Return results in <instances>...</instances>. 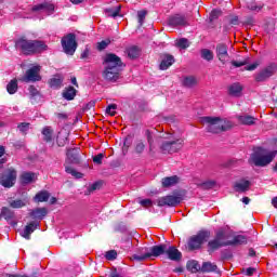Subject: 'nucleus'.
Wrapping results in <instances>:
<instances>
[{
	"instance_id": "obj_37",
	"label": "nucleus",
	"mask_w": 277,
	"mask_h": 277,
	"mask_svg": "<svg viewBox=\"0 0 277 277\" xmlns=\"http://www.w3.org/2000/svg\"><path fill=\"white\" fill-rule=\"evenodd\" d=\"M258 118L250 116V115H243V124L245 127H254L256 124Z\"/></svg>"
},
{
	"instance_id": "obj_43",
	"label": "nucleus",
	"mask_w": 277,
	"mask_h": 277,
	"mask_svg": "<svg viewBox=\"0 0 277 277\" xmlns=\"http://www.w3.org/2000/svg\"><path fill=\"white\" fill-rule=\"evenodd\" d=\"M28 92H29V96H30L31 101H34V98H38V96H40V91H38L36 89V87H34V85H30L28 88Z\"/></svg>"
},
{
	"instance_id": "obj_10",
	"label": "nucleus",
	"mask_w": 277,
	"mask_h": 277,
	"mask_svg": "<svg viewBox=\"0 0 277 277\" xmlns=\"http://www.w3.org/2000/svg\"><path fill=\"white\" fill-rule=\"evenodd\" d=\"M62 47L66 55H75V51H77V37L74 34L63 37Z\"/></svg>"
},
{
	"instance_id": "obj_20",
	"label": "nucleus",
	"mask_w": 277,
	"mask_h": 277,
	"mask_svg": "<svg viewBox=\"0 0 277 277\" xmlns=\"http://www.w3.org/2000/svg\"><path fill=\"white\" fill-rule=\"evenodd\" d=\"M241 92H243V85L239 82H234L228 87V94L229 96H241Z\"/></svg>"
},
{
	"instance_id": "obj_42",
	"label": "nucleus",
	"mask_w": 277,
	"mask_h": 277,
	"mask_svg": "<svg viewBox=\"0 0 277 277\" xmlns=\"http://www.w3.org/2000/svg\"><path fill=\"white\" fill-rule=\"evenodd\" d=\"M145 148H146V144H144V142L137 141V142L135 143L134 150H135V153H136L137 155H142V153H144Z\"/></svg>"
},
{
	"instance_id": "obj_58",
	"label": "nucleus",
	"mask_w": 277,
	"mask_h": 277,
	"mask_svg": "<svg viewBox=\"0 0 277 277\" xmlns=\"http://www.w3.org/2000/svg\"><path fill=\"white\" fill-rule=\"evenodd\" d=\"M98 187H101V183L95 182L91 186H89V192H96Z\"/></svg>"
},
{
	"instance_id": "obj_28",
	"label": "nucleus",
	"mask_w": 277,
	"mask_h": 277,
	"mask_svg": "<svg viewBox=\"0 0 277 277\" xmlns=\"http://www.w3.org/2000/svg\"><path fill=\"white\" fill-rule=\"evenodd\" d=\"M21 179L24 185H29V183H34L36 181V173L25 172L22 174Z\"/></svg>"
},
{
	"instance_id": "obj_49",
	"label": "nucleus",
	"mask_w": 277,
	"mask_h": 277,
	"mask_svg": "<svg viewBox=\"0 0 277 277\" xmlns=\"http://www.w3.org/2000/svg\"><path fill=\"white\" fill-rule=\"evenodd\" d=\"M146 11H138L137 12V18H138V25L140 27H142V25H144V21L146 19Z\"/></svg>"
},
{
	"instance_id": "obj_19",
	"label": "nucleus",
	"mask_w": 277,
	"mask_h": 277,
	"mask_svg": "<svg viewBox=\"0 0 277 277\" xmlns=\"http://www.w3.org/2000/svg\"><path fill=\"white\" fill-rule=\"evenodd\" d=\"M48 213L49 210H47V208H36L30 211L29 215L32 220H44Z\"/></svg>"
},
{
	"instance_id": "obj_45",
	"label": "nucleus",
	"mask_w": 277,
	"mask_h": 277,
	"mask_svg": "<svg viewBox=\"0 0 277 277\" xmlns=\"http://www.w3.org/2000/svg\"><path fill=\"white\" fill-rule=\"evenodd\" d=\"M247 64H248V61H245L243 62L245 70H249V71L256 70V68L261 66V63L259 62L252 63L251 65H247Z\"/></svg>"
},
{
	"instance_id": "obj_7",
	"label": "nucleus",
	"mask_w": 277,
	"mask_h": 277,
	"mask_svg": "<svg viewBox=\"0 0 277 277\" xmlns=\"http://www.w3.org/2000/svg\"><path fill=\"white\" fill-rule=\"evenodd\" d=\"M79 148H72L67 150V159L65 162V172L67 174H71L74 179H83V173L75 170V168L70 167V163H79Z\"/></svg>"
},
{
	"instance_id": "obj_22",
	"label": "nucleus",
	"mask_w": 277,
	"mask_h": 277,
	"mask_svg": "<svg viewBox=\"0 0 277 277\" xmlns=\"http://www.w3.org/2000/svg\"><path fill=\"white\" fill-rule=\"evenodd\" d=\"M179 181H181V179L176 175L163 177L161 180L162 187H174V185H179Z\"/></svg>"
},
{
	"instance_id": "obj_55",
	"label": "nucleus",
	"mask_w": 277,
	"mask_h": 277,
	"mask_svg": "<svg viewBox=\"0 0 277 277\" xmlns=\"http://www.w3.org/2000/svg\"><path fill=\"white\" fill-rule=\"evenodd\" d=\"M256 272V267H248L245 271V276H254V273Z\"/></svg>"
},
{
	"instance_id": "obj_50",
	"label": "nucleus",
	"mask_w": 277,
	"mask_h": 277,
	"mask_svg": "<svg viewBox=\"0 0 277 277\" xmlns=\"http://www.w3.org/2000/svg\"><path fill=\"white\" fill-rule=\"evenodd\" d=\"M116 109H118V106L116 104H110L106 108V114H108V116H116Z\"/></svg>"
},
{
	"instance_id": "obj_24",
	"label": "nucleus",
	"mask_w": 277,
	"mask_h": 277,
	"mask_svg": "<svg viewBox=\"0 0 277 277\" xmlns=\"http://www.w3.org/2000/svg\"><path fill=\"white\" fill-rule=\"evenodd\" d=\"M49 83L50 88H53V90H60V88H62V83H64V78L61 75H55L50 79Z\"/></svg>"
},
{
	"instance_id": "obj_38",
	"label": "nucleus",
	"mask_w": 277,
	"mask_h": 277,
	"mask_svg": "<svg viewBox=\"0 0 277 277\" xmlns=\"http://www.w3.org/2000/svg\"><path fill=\"white\" fill-rule=\"evenodd\" d=\"M42 135H43V140L45 142H51L52 137H53V130H51L50 127H45L42 130Z\"/></svg>"
},
{
	"instance_id": "obj_59",
	"label": "nucleus",
	"mask_w": 277,
	"mask_h": 277,
	"mask_svg": "<svg viewBox=\"0 0 277 277\" xmlns=\"http://www.w3.org/2000/svg\"><path fill=\"white\" fill-rule=\"evenodd\" d=\"M234 189L236 192H243V183H236Z\"/></svg>"
},
{
	"instance_id": "obj_21",
	"label": "nucleus",
	"mask_w": 277,
	"mask_h": 277,
	"mask_svg": "<svg viewBox=\"0 0 277 277\" xmlns=\"http://www.w3.org/2000/svg\"><path fill=\"white\" fill-rule=\"evenodd\" d=\"M174 64V56L170 54L162 55V61L160 63V70H168L170 66Z\"/></svg>"
},
{
	"instance_id": "obj_14",
	"label": "nucleus",
	"mask_w": 277,
	"mask_h": 277,
	"mask_svg": "<svg viewBox=\"0 0 277 277\" xmlns=\"http://www.w3.org/2000/svg\"><path fill=\"white\" fill-rule=\"evenodd\" d=\"M158 207H176L181 205V197L174 195H168L157 199Z\"/></svg>"
},
{
	"instance_id": "obj_47",
	"label": "nucleus",
	"mask_w": 277,
	"mask_h": 277,
	"mask_svg": "<svg viewBox=\"0 0 277 277\" xmlns=\"http://www.w3.org/2000/svg\"><path fill=\"white\" fill-rule=\"evenodd\" d=\"M117 258L118 252H116V250H110L105 253V259H107V261H116Z\"/></svg>"
},
{
	"instance_id": "obj_9",
	"label": "nucleus",
	"mask_w": 277,
	"mask_h": 277,
	"mask_svg": "<svg viewBox=\"0 0 277 277\" xmlns=\"http://www.w3.org/2000/svg\"><path fill=\"white\" fill-rule=\"evenodd\" d=\"M184 145L185 140L183 137H172L161 144L160 150L163 155H173V153H179Z\"/></svg>"
},
{
	"instance_id": "obj_15",
	"label": "nucleus",
	"mask_w": 277,
	"mask_h": 277,
	"mask_svg": "<svg viewBox=\"0 0 277 277\" xmlns=\"http://www.w3.org/2000/svg\"><path fill=\"white\" fill-rule=\"evenodd\" d=\"M168 25L171 27H185L187 25V17L181 14L172 15L168 19Z\"/></svg>"
},
{
	"instance_id": "obj_34",
	"label": "nucleus",
	"mask_w": 277,
	"mask_h": 277,
	"mask_svg": "<svg viewBox=\"0 0 277 277\" xmlns=\"http://www.w3.org/2000/svg\"><path fill=\"white\" fill-rule=\"evenodd\" d=\"M122 6L117 5L110 9H105L106 16H111L113 18H116V16H119L120 10Z\"/></svg>"
},
{
	"instance_id": "obj_13",
	"label": "nucleus",
	"mask_w": 277,
	"mask_h": 277,
	"mask_svg": "<svg viewBox=\"0 0 277 277\" xmlns=\"http://www.w3.org/2000/svg\"><path fill=\"white\" fill-rule=\"evenodd\" d=\"M209 239V233L200 232L196 236L189 239L188 248L189 250H198L202 246V243L207 242Z\"/></svg>"
},
{
	"instance_id": "obj_11",
	"label": "nucleus",
	"mask_w": 277,
	"mask_h": 277,
	"mask_svg": "<svg viewBox=\"0 0 277 277\" xmlns=\"http://www.w3.org/2000/svg\"><path fill=\"white\" fill-rule=\"evenodd\" d=\"M277 66L276 63H271L266 67H264L262 70H260L254 79L258 83H263L264 81H267V79H271V77H274L276 75Z\"/></svg>"
},
{
	"instance_id": "obj_6",
	"label": "nucleus",
	"mask_w": 277,
	"mask_h": 277,
	"mask_svg": "<svg viewBox=\"0 0 277 277\" xmlns=\"http://www.w3.org/2000/svg\"><path fill=\"white\" fill-rule=\"evenodd\" d=\"M276 155V150L267 154V149L258 147L251 155V162L256 168H265V166H269V163L274 161Z\"/></svg>"
},
{
	"instance_id": "obj_41",
	"label": "nucleus",
	"mask_w": 277,
	"mask_h": 277,
	"mask_svg": "<svg viewBox=\"0 0 277 277\" xmlns=\"http://www.w3.org/2000/svg\"><path fill=\"white\" fill-rule=\"evenodd\" d=\"M217 183L214 180H208L203 183L200 184V187H202V189H213V187H215Z\"/></svg>"
},
{
	"instance_id": "obj_46",
	"label": "nucleus",
	"mask_w": 277,
	"mask_h": 277,
	"mask_svg": "<svg viewBox=\"0 0 277 277\" xmlns=\"http://www.w3.org/2000/svg\"><path fill=\"white\" fill-rule=\"evenodd\" d=\"M109 44H111V40L105 39L97 43V50L105 51V49H107V47H109Z\"/></svg>"
},
{
	"instance_id": "obj_25",
	"label": "nucleus",
	"mask_w": 277,
	"mask_h": 277,
	"mask_svg": "<svg viewBox=\"0 0 277 277\" xmlns=\"http://www.w3.org/2000/svg\"><path fill=\"white\" fill-rule=\"evenodd\" d=\"M29 200L27 198L24 199H15L9 202L12 209H23V207H27Z\"/></svg>"
},
{
	"instance_id": "obj_56",
	"label": "nucleus",
	"mask_w": 277,
	"mask_h": 277,
	"mask_svg": "<svg viewBox=\"0 0 277 277\" xmlns=\"http://www.w3.org/2000/svg\"><path fill=\"white\" fill-rule=\"evenodd\" d=\"M250 185H252L251 181L243 180V194H246V192H250Z\"/></svg>"
},
{
	"instance_id": "obj_53",
	"label": "nucleus",
	"mask_w": 277,
	"mask_h": 277,
	"mask_svg": "<svg viewBox=\"0 0 277 277\" xmlns=\"http://www.w3.org/2000/svg\"><path fill=\"white\" fill-rule=\"evenodd\" d=\"M138 202L141 207H150L153 205V200L150 199H142Z\"/></svg>"
},
{
	"instance_id": "obj_12",
	"label": "nucleus",
	"mask_w": 277,
	"mask_h": 277,
	"mask_svg": "<svg viewBox=\"0 0 277 277\" xmlns=\"http://www.w3.org/2000/svg\"><path fill=\"white\" fill-rule=\"evenodd\" d=\"M40 70H41L40 65H35V66L30 67L26 71L22 81H25L26 83H36V81H41L42 76H40Z\"/></svg>"
},
{
	"instance_id": "obj_30",
	"label": "nucleus",
	"mask_w": 277,
	"mask_h": 277,
	"mask_svg": "<svg viewBox=\"0 0 277 277\" xmlns=\"http://www.w3.org/2000/svg\"><path fill=\"white\" fill-rule=\"evenodd\" d=\"M255 238H256V232L254 229H252L251 232H245V235H243L245 246L248 243H254Z\"/></svg>"
},
{
	"instance_id": "obj_62",
	"label": "nucleus",
	"mask_w": 277,
	"mask_h": 277,
	"mask_svg": "<svg viewBox=\"0 0 277 277\" xmlns=\"http://www.w3.org/2000/svg\"><path fill=\"white\" fill-rule=\"evenodd\" d=\"M88 55H90V50L85 49L82 53H81V58L85 60V57H88Z\"/></svg>"
},
{
	"instance_id": "obj_8",
	"label": "nucleus",
	"mask_w": 277,
	"mask_h": 277,
	"mask_svg": "<svg viewBox=\"0 0 277 277\" xmlns=\"http://www.w3.org/2000/svg\"><path fill=\"white\" fill-rule=\"evenodd\" d=\"M3 163H5V160H0V185L2 187H14L16 183V170L14 168H3Z\"/></svg>"
},
{
	"instance_id": "obj_23",
	"label": "nucleus",
	"mask_w": 277,
	"mask_h": 277,
	"mask_svg": "<svg viewBox=\"0 0 277 277\" xmlns=\"http://www.w3.org/2000/svg\"><path fill=\"white\" fill-rule=\"evenodd\" d=\"M216 53L220 62L224 64V62H226V57H228V50L226 49V45L219 44L216 47Z\"/></svg>"
},
{
	"instance_id": "obj_29",
	"label": "nucleus",
	"mask_w": 277,
	"mask_h": 277,
	"mask_svg": "<svg viewBox=\"0 0 277 277\" xmlns=\"http://www.w3.org/2000/svg\"><path fill=\"white\" fill-rule=\"evenodd\" d=\"M8 94H16L18 92V80L13 79L6 84Z\"/></svg>"
},
{
	"instance_id": "obj_48",
	"label": "nucleus",
	"mask_w": 277,
	"mask_h": 277,
	"mask_svg": "<svg viewBox=\"0 0 277 277\" xmlns=\"http://www.w3.org/2000/svg\"><path fill=\"white\" fill-rule=\"evenodd\" d=\"M220 16H222V11L219 9L213 10L210 13V22L213 23V21H217V18H220Z\"/></svg>"
},
{
	"instance_id": "obj_35",
	"label": "nucleus",
	"mask_w": 277,
	"mask_h": 277,
	"mask_svg": "<svg viewBox=\"0 0 277 277\" xmlns=\"http://www.w3.org/2000/svg\"><path fill=\"white\" fill-rule=\"evenodd\" d=\"M0 217H4L6 222H10V220L14 217V212H12V210H10L9 208L3 207L1 209Z\"/></svg>"
},
{
	"instance_id": "obj_36",
	"label": "nucleus",
	"mask_w": 277,
	"mask_h": 277,
	"mask_svg": "<svg viewBox=\"0 0 277 277\" xmlns=\"http://www.w3.org/2000/svg\"><path fill=\"white\" fill-rule=\"evenodd\" d=\"M198 83V80H196V77L187 76L183 79V85L185 88H194Z\"/></svg>"
},
{
	"instance_id": "obj_26",
	"label": "nucleus",
	"mask_w": 277,
	"mask_h": 277,
	"mask_svg": "<svg viewBox=\"0 0 277 277\" xmlns=\"http://www.w3.org/2000/svg\"><path fill=\"white\" fill-rule=\"evenodd\" d=\"M77 96V90L72 87H69L63 91V98L65 101H72Z\"/></svg>"
},
{
	"instance_id": "obj_27",
	"label": "nucleus",
	"mask_w": 277,
	"mask_h": 277,
	"mask_svg": "<svg viewBox=\"0 0 277 277\" xmlns=\"http://www.w3.org/2000/svg\"><path fill=\"white\" fill-rule=\"evenodd\" d=\"M49 198H51V194H49V192H47V190H41L36 194L34 200H35V202H47V200H49Z\"/></svg>"
},
{
	"instance_id": "obj_39",
	"label": "nucleus",
	"mask_w": 277,
	"mask_h": 277,
	"mask_svg": "<svg viewBox=\"0 0 277 277\" xmlns=\"http://www.w3.org/2000/svg\"><path fill=\"white\" fill-rule=\"evenodd\" d=\"M175 47H177V49H189V40L182 38L176 40L175 42Z\"/></svg>"
},
{
	"instance_id": "obj_52",
	"label": "nucleus",
	"mask_w": 277,
	"mask_h": 277,
	"mask_svg": "<svg viewBox=\"0 0 277 277\" xmlns=\"http://www.w3.org/2000/svg\"><path fill=\"white\" fill-rule=\"evenodd\" d=\"M103 159H105V155L103 154H97L93 157V161L97 163V166H101V163H103Z\"/></svg>"
},
{
	"instance_id": "obj_16",
	"label": "nucleus",
	"mask_w": 277,
	"mask_h": 277,
	"mask_svg": "<svg viewBox=\"0 0 277 277\" xmlns=\"http://www.w3.org/2000/svg\"><path fill=\"white\" fill-rule=\"evenodd\" d=\"M164 254L170 259V261H181L183 254L176 247L166 245Z\"/></svg>"
},
{
	"instance_id": "obj_57",
	"label": "nucleus",
	"mask_w": 277,
	"mask_h": 277,
	"mask_svg": "<svg viewBox=\"0 0 277 277\" xmlns=\"http://www.w3.org/2000/svg\"><path fill=\"white\" fill-rule=\"evenodd\" d=\"M243 25H247V26L254 25V18L252 16L247 17L246 21L243 22Z\"/></svg>"
},
{
	"instance_id": "obj_64",
	"label": "nucleus",
	"mask_w": 277,
	"mask_h": 277,
	"mask_svg": "<svg viewBox=\"0 0 277 277\" xmlns=\"http://www.w3.org/2000/svg\"><path fill=\"white\" fill-rule=\"evenodd\" d=\"M272 205H273V207H275V209H277V197H274L272 199Z\"/></svg>"
},
{
	"instance_id": "obj_5",
	"label": "nucleus",
	"mask_w": 277,
	"mask_h": 277,
	"mask_svg": "<svg viewBox=\"0 0 277 277\" xmlns=\"http://www.w3.org/2000/svg\"><path fill=\"white\" fill-rule=\"evenodd\" d=\"M161 254H166V245L154 246L150 248L143 247L138 249L131 259L132 261L142 263V261H146L147 259H157V256H161Z\"/></svg>"
},
{
	"instance_id": "obj_44",
	"label": "nucleus",
	"mask_w": 277,
	"mask_h": 277,
	"mask_svg": "<svg viewBox=\"0 0 277 277\" xmlns=\"http://www.w3.org/2000/svg\"><path fill=\"white\" fill-rule=\"evenodd\" d=\"M247 10H250L251 12H261L263 5H256V2H250L247 4Z\"/></svg>"
},
{
	"instance_id": "obj_32",
	"label": "nucleus",
	"mask_w": 277,
	"mask_h": 277,
	"mask_svg": "<svg viewBox=\"0 0 277 277\" xmlns=\"http://www.w3.org/2000/svg\"><path fill=\"white\" fill-rule=\"evenodd\" d=\"M201 272L203 273L217 272V265H215V263L205 262L201 266Z\"/></svg>"
},
{
	"instance_id": "obj_51",
	"label": "nucleus",
	"mask_w": 277,
	"mask_h": 277,
	"mask_svg": "<svg viewBox=\"0 0 277 277\" xmlns=\"http://www.w3.org/2000/svg\"><path fill=\"white\" fill-rule=\"evenodd\" d=\"M17 129H19L21 133H27L29 131V123L22 122L17 126Z\"/></svg>"
},
{
	"instance_id": "obj_60",
	"label": "nucleus",
	"mask_w": 277,
	"mask_h": 277,
	"mask_svg": "<svg viewBox=\"0 0 277 277\" xmlns=\"http://www.w3.org/2000/svg\"><path fill=\"white\" fill-rule=\"evenodd\" d=\"M147 142L149 144V150H153V135L150 134L147 135Z\"/></svg>"
},
{
	"instance_id": "obj_4",
	"label": "nucleus",
	"mask_w": 277,
	"mask_h": 277,
	"mask_svg": "<svg viewBox=\"0 0 277 277\" xmlns=\"http://www.w3.org/2000/svg\"><path fill=\"white\" fill-rule=\"evenodd\" d=\"M15 47L18 51L23 52L24 55H32V53H40L47 51V44L38 40H27L25 37L19 38L15 42Z\"/></svg>"
},
{
	"instance_id": "obj_1",
	"label": "nucleus",
	"mask_w": 277,
	"mask_h": 277,
	"mask_svg": "<svg viewBox=\"0 0 277 277\" xmlns=\"http://www.w3.org/2000/svg\"><path fill=\"white\" fill-rule=\"evenodd\" d=\"M243 241V236H235L230 232H217L214 239L208 242V252L211 254L226 246H237Z\"/></svg>"
},
{
	"instance_id": "obj_63",
	"label": "nucleus",
	"mask_w": 277,
	"mask_h": 277,
	"mask_svg": "<svg viewBox=\"0 0 277 277\" xmlns=\"http://www.w3.org/2000/svg\"><path fill=\"white\" fill-rule=\"evenodd\" d=\"M252 202V198L250 197H243V205H250Z\"/></svg>"
},
{
	"instance_id": "obj_54",
	"label": "nucleus",
	"mask_w": 277,
	"mask_h": 277,
	"mask_svg": "<svg viewBox=\"0 0 277 277\" xmlns=\"http://www.w3.org/2000/svg\"><path fill=\"white\" fill-rule=\"evenodd\" d=\"M247 256L250 259H254V256H256V251L254 250V248L247 249Z\"/></svg>"
},
{
	"instance_id": "obj_17",
	"label": "nucleus",
	"mask_w": 277,
	"mask_h": 277,
	"mask_svg": "<svg viewBox=\"0 0 277 277\" xmlns=\"http://www.w3.org/2000/svg\"><path fill=\"white\" fill-rule=\"evenodd\" d=\"M32 12H43L48 16H51L55 12V5L49 2L37 4L32 8Z\"/></svg>"
},
{
	"instance_id": "obj_31",
	"label": "nucleus",
	"mask_w": 277,
	"mask_h": 277,
	"mask_svg": "<svg viewBox=\"0 0 277 277\" xmlns=\"http://www.w3.org/2000/svg\"><path fill=\"white\" fill-rule=\"evenodd\" d=\"M187 269H189V272H192V274H196V273L200 272V269L202 271V267L200 266L198 261L193 260L187 263Z\"/></svg>"
},
{
	"instance_id": "obj_61",
	"label": "nucleus",
	"mask_w": 277,
	"mask_h": 277,
	"mask_svg": "<svg viewBox=\"0 0 277 277\" xmlns=\"http://www.w3.org/2000/svg\"><path fill=\"white\" fill-rule=\"evenodd\" d=\"M232 65H234L235 68H241V66H243V62L233 61Z\"/></svg>"
},
{
	"instance_id": "obj_33",
	"label": "nucleus",
	"mask_w": 277,
	"mask_h": 277,
	"mask_svg": "<svg viewBox=\"0 0 277 277\" xmlns=\"http://www.w3.org/2000/svg\"><path fill=\"white\" fill-rule=\"evenodd\" d=\"M126 53L130 60H136V57H140V49H137V47L128 48Z\"/></svg>"
},
{
	"instance_id": "obj_3",
	"label": "nucleus",
	"mask_w": 277,
	"mask_h": 277,
	"mask_svg": "<svg viewBox=\"0 0 277 277\" xmlns=\"http://www.w3.org/2000/svg\"><path fill=\"white\" fill-rule=\"evenodd\" d=\"M201 121L206 124L208 133H222L233 128V122L222 117H202Z\"/></svg>"
},
{
	"instance_id": "obj_2",
	"label": "nucleus",
	"mask_w": 277,
	"mask_h": 277,
	"mask_svg": "<svg viewBox=\"0 0 277 277\" xmlns=\"http://www.w3.org/2000/svg\"><path fill=\"white\" fill-rule=\"evenodd\" d=\"M104 71L103 77L106 81H118L120 79V71L122 70V60L114 53H108L103 62Z\"/></svg>"
},
{
	"instance_id": "obj_40",
	"label": "nucleus",
	"mask_w": 277,
	"mask_h": 277,
	"mask_svg": "<svg viewBox=\"0 0 277 277\" xmlns=\"http://www.w3.org/2000/svg\"><path fill=\"white\" fill-rule=\"evenodd\" d=\"M201 57L207 62H211L213 60V52H211V50L203 49L201 50Z\"/></svg>"
},
{
	"instance_id": "obj_18",
	"label": "nucleus",
	"mask_w": 277,
	"mask_h": 277,
	"mask_svg": "<svg viewBox=\"0 0 277 277\" xmlns=\"http://www.w3.org/2000/svg\"><path fill=\"white\" fill-rule=\"evenodd\" d=\"M38 226H40V223L38 222H31L30 224L26 225L24 230L21 233L22 237L28 240L31 239V233H34Z\"/></svg>"
}]
</instances>
